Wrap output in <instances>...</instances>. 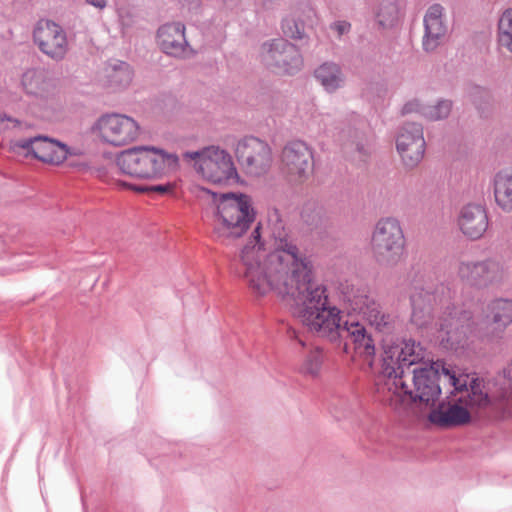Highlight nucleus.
Returning a JSON list of instances; mask_svg holds the SVG:
<instances>
[{"label":"nucleus","instance_id":"1","mask_svg":"<svg viewBox=\"0 0 512 512\" xmlns=\"http://www.w3.org/2000/svg\"><path fill=\"white\" fill-rule=\"evenodd\" d=\"M274 250L265 253L258 224L231 265L259 296L275 292L311 333L320 332V284L310 257L300 253L285 231L273 234Z\"/></svg>","mask_w":512,"mask_h":512},{"label":"nucleus","instance_id":"2","mask_svg":"<svg viewBox=\"0 0 512 512\" xmlns=\"http://www.w3.org/2000/svg\"><path fill=\"white\" fill-rule=\"evenodd\" d=\"M404 376H376L375 393L379 401L397 408L405 402H419L426 407H434L441 395L440 375L434 366L415 368L413 370V387L408 388Z\"/></svg>","mask_w":512,"mask_h":512},{"label":"nucleus","instance_id":"3","mask_svg":"<svg viewBox=\"0 0 512 512\" xmlns=\"http://www.w3.org/2000/svg\"><path fill=\"white\" fill-rule=\"evenodd\" d=\"M443 373L449 377L450 384L457 392L465 393L458 398V403L441 402L437 408H433L428 419L432 424L442 428L456 427L467 424L470 421V412L468 407L477 408L479 410H488L489 412H497L504 409V400H493L486 392L481 389V383L478 379H472L467 388L466 380L450 374V371L443 367Z\"/></svg>","mask_w":512,"mask_h":512},{"label":"nucleus","instance_id":"4","mask_svg":"<svg viewBox=\"0 0 512 512\" xmlns=\"http://www.w3.org/2000/svg\"><path fill=\"white\" fill-rule=\"evenodd\" d=\"M325 291V287L322 286V338H327L331 342L349 339L353 345L354 359L363 362V369H372L375 358L373 339L359 322L343 321L341 310L330 304Z\"/></svg>","mask_w":512,"mask_h":512},{"label":"nucleus","instance_id":"5","mask_svg":"<svg viewBox=\"0 0 512 512\" xmlns=\"http://www.w3.org/2000/svg\"><path fill=\"white\" fill-rule=\"evenodd\" d=\"M211 194L217 203L213 237L221 243L241 237L255 221L251 197L243 193Z\"/></svg>","mask_w":512,"mask_h":512},{"label":"nucleus","instance_id":"6","mask_svg":"<svg viewBox=\"0 0 512 512\" xmlns=\"http://www.w3.org/2000/svg\"><path fill=\"white\" fill-rule=\"evenodd\" d=\"M124 173L139 179H154L175 171L179 158L175 153L150 146H138L122 151L116 160Z\"/></svg>","mask_w":512,"mask_h":512},{"label":"nucleus","instance_id":"7","mask_svg":"<svg viewBox=\"0 0 512 512\" xmlns=\"http://www.w3.org/2000/svg\"><path fill=\"white\" fill-rule=\"evenodd\" d=\"M508 274V265L499 256L461 259L456 266V275L460 282L474 290L499 287L507 280Z\"/></svg>","mask_w":512,"mask_h":512},{"label":"nucleus","instance_id":"8","mask_svg":"<svg viewBox=\"0 0 512 512\" xmlns=\"http://www.w3.org/2000/svg\"><path fill=\"white\" fill-rule=\"evenodd\" d=\"M405 236L398 219L380 218L372 231L370 248L375 262L385 268L396 266L405 251Z\"/></svg>","mask_w":512,"mask_h":512},{"label":"nucleus","instance_id":"9","mask_svg":"<svg viewBox=\"0 0 512 512\" xmlns=\"http://www.w3.org/2000/svg\"><path fill=\"white\" fill-rule=\"evenodd\" d=\"M338 290L349 307L361 314L375 329L381 332L391 329L393 317L383 311L374 293L366 284L345 281L339 283Z\"/></svg>","mask_w":512,"mask_h":512},{"label":"nucleus","instance_id":"10","mask_svg":"<svg viewBox=\"0 0 512 512\" xmlns=\"http://www.w3.org/2000/svg\"><path fill=\"white\" fill-rule=\"evenodd\" d=\"M183 156L193 160L197 172L212 183H226L236 175L230 154L219 147L209 146L198 151L185 152Z\"/></svg>","mask_w":512,"mask_h":512},{"label":"nucleus","instance_id":"11","mask_svg":"<svg viewBox=\"0 0 512 512\" xmlns=\"http://www.w3.org/2000/svg\"><path fill=\"white\" fill-rule=\"evenodd\" d=\"M93 132L103 143L113 147H122L138 139L140 126L135 119L128 115L108 113L96 121Z\"/></svg>","mask_w":512,"mask_h":512},{"label":"nucleus","instance_id":"12","mask_svg":"<svg viewBox=\"0 0 512 512\" xmlns=\"http://www.w3.org/2000/svg\"><path fill=\"white\" fill-rule=\"evenodd\" d=\"M472 314L456 306H447L439 318L438 339L443 348L457 350L466 343L471 331Z\"/></svg>","mask_w":512,"mask_h":512},{"label":"nucleus","instance_id":"13","mask_svg":"<svg viewBox=\"0 0 512 512\" xmlns=\"http://www.w3.org/2000/svg\"><path fill=\"white\" fill-rule=\"evenodd\" d=\"M382 370L376 376H404V369L419 363L425 357V350L414 340H403L399 344L384 345Z\"/></svg>","mask_w":512,"mask_h":512},{"label":"nucleus","instance_id":"14","mask_svg":"<svg viewBox=\"0 0 512 512\" xmlns=\"http://www.w3.org/2000/svg\"><path fill=\"white\" fill-rule=\"evenodd\" d=\"M263 62L274 72L294 75L303 66V59L295 45L283 38L264 42L261 47Z\"/></svg>","mask_w":512,"mask_h":512},{"label":"nucleus","instance_id":"15","mask_svg":"<svg viewBox=\"0 0 512 512\" xmlns=\"http://www.w3.org/2000/svg\"><path fill=\"white\" fill-rule=\"evenodd\" d=\"M313 166L312 150L304 141H290L283 147L281 170L289 182H304L312 173Z\"/></svg>","mask_w":512,"mask_h":512},{"label":"nucleus","instance_id":"16","mask_svg":"<svg viewBox=\"0 0 512 512\" xmlns=\"http://www.w3.org/2000/svg\"><path fill=\"white\" fill-rule=\"evenodd\" d=\"M235 153L240 164L252 176H260L270 168L271 149L266 142L256 137H245L240 140Z\"/></svg>","mask_w":512,"mask_h":512},{"label":"nucleus","instance_id":"17","mask_svg":"<svg viewBox=\"0 0 512 512\" xmlns=\"http://www.w3.org/2000/svg\"><path fill=\"white\" fill-rule=\"evenodd\" d=\"M33 38L40 51L53 60H62L68 51L66 32L53 21L39 20L33 31Z\"/></svg>","mask_w":512,"mask_h":512},{"label":"nucleus","instance_id":"18","mask_svg":"<svg viewBox=\"0 0 512 512\" xmlns=\"http://www.w3.org/2000/svg\"><path fill=\"white\" fill-rule=\"evenodd\" d=\"M396 148L407 168H414L422 161L426 143L423 128L417 123H406L398 132Z\"/></svg>","mask_w":512,"mask_h":512},{"label":"nucleus","instance_id":"19","mask_svg":"<svg viewBox=\"0 0 512 512\" xmlns=\"http://www.w3.org/2000/svg\"><path fill=\"white\" fill-rule=\"evenodd\" d=\"M512 324V300L498 298L490 301L484 311L480 336L487 340H500Z\"/></svg>","mask_w":512,"mask_h":512},{"label":"nucleus","instance_id":"20","mask_svg":"<svg viewBox=\"0 0 512 512\" xmlns=\"http://www.w3.org/2000/svg\"><path fill=\"white\" fill-rule=\"evenodd\" d=\"M17 146L32 154L36 159L50 164L62 163L68 155L67 146L46 136L21 139Z\"/></svg>","mask_w":512,"mask_h":512},{"label":"nucleus","instance_id":"21","mask_svg":"<svg viewBox=\"0 0 512 512\" xmlns=\"http://www.w3.org/2000/svg\"><path fill=\"white\" fill-rule=\"evenodd\" d=\"M457 224L462 234L469 240L481 239L489 226L485 206L478 203L464 205L459 212Z\"/></svg>","mask_w":512,"mask_h":512},{"label":"nucleus","instance_id":"22","mask_svg":"<svg viewBox=\"0 0 512 512\" xmlns=\"http://www.w3.org/2000/svg\"><path fill=\"white\" fill-rule=\"evenodd\" d=\"M423 24L422 47L426 52H433L444 43L448 31L443 6L431 5L424 15Z\"/></svg>","mask_w":512,"mask_h":512},{"label":"nucleus","instance_id":"23","mask_svg":"<svg viewBox=\"0 0 512 512\" xmlns=\"http://www.w3.org/2000/svg\"><path fill=\"white\" fill-rule=\"evenodd\" d=\"M443 290L444 287L440 286ZM439 287L432 290L431 286L426 288L415 284L410 295L412 313L411 321L418 327H426L432 320L434 304L437 301L436 294Z\"/></svg>","mask_w":512,"mask_h":512},{"label":"nucleus","instance_id":"24","mask_svg":"<svg viewBox=\"0 0 512 512\" xmlns=\"http://www.w3.org/2000/svg\"><path fill=\"white\" fill-rule=\"evenodd\" d=\"M158 43L164 53L174 57H185L189 45L185 37V26L180 22L161 26L157 33Z\"/></svg>","mask_w":512,"mask_h":512},{"label":"nucleus","instance_id":"25","mask_svg":"<svg viewBox=\"0 0 512 512\" xmlns=\"http://www.w3.org/2000/svg\"><path fill=\"white\" fill-rule=\"evenodd\" d=\"M452 109L450 100H439L435 105H424L414 99L407 102L402 108V114L419 113L430 121H438L449 116Z\"/></svg>","mask_w":512,"mask_h":512},{"label":"nucleus","instance_id":"26","mask_svg":"<svg viewBox=\"0 0 512 512\" xmlns=\"http://www.w3.org/2000/svg\"><path fill=\"white\" fill-rule=\"evenodd\" d=\"M347 157L356 163H365L373 151V139L365 133L354 131L351 139L343 145Z\"/></svg>","mask_w":512,"mask_h":512},{"label":"nucleus","instance_id":"27","mask_svg":"<svg viewBox=\"0 0 512 512\" xmlns=\"http://www.w3.org/2000/svg\"><path fill=\"white\" fill-rule=\"evenodd\" d=\"M493 192L497 206L504 212H512V170L495 174Z\"/></svg>","mask_w":512,"mask_h":512},{"label":"nucleus","instance_id":"28","mask_svg":"<svg viewBox=\"0 0 512 512\" xmlns=\"http://www.w3.org/2000/svg\"><path fill=\"white\" fill-rule=\"evenodd\" d=\"M21 84L28 95L43 97L48 88V82L43 70L29 69L22 75Z\"/></svg>","mask_w":512,"mask_h":512},{"label":"nucleus","instance_id":"29","mask_svg":"<svg viewBox=\"0 0 512 512\" xmlns=\"http://www.w3.org/2000/svg\"><path fill=\"white\" fill-rule=\"evenodd\" d=\"M497 44L512 54V8L500 14L497 24Z\"/></svg>","mask_w":512,"mask_h":512},{"label":"nucleus","instance_id":"30","mask_svg":"<svg viewBox=\"0 0 512 512\" xmlns=\"http://www.w3.org/2000/svg\"><path fill=\"white\" fill-rule=\"evenodd\" d=\"M344 83V75L339 65L335 63L322 64V87L327 92H333Z\"/></svg>","mask_w":512,"mask_h":512},{"label":"nucleus","instance_id":"31","mask_svg":"<svg viewBox=\"0 0 512 512\" xmlns=\"http://www.w3.org/2000/svg\"><path fill=\"white\" fill-rule=\"evenodd\" d=\"M111 70L108 71V78L111 85L124 88L127 87L132 81L133 73L128 63L123 61H116L110 65Z\"/></svg>","mask_w":512,"mask_h":512},{"label":"nucleus","instance_id":"32","mask_svg":"<svg viewBox=\"0 0 512 512\" xmlns=\"http://www.w3.org/2000/svg\"><path fill=\"white\" fill-rule=\"evenodd\" d=\"M398 19V5L393 0H381L376 11V20L384 28L392 27Z\"/></svg>","mask_w":512,"mask_h":512},{"label":"nucleus","instance_id":"33","mask_svg":"<svg viewBox=\"0 0 512 512\" xmlns=\"http://www.w3.org/2000/svg\"><path fill=\"white\" fill-rule=\"evenodd\" d=\"M308 27L303 20L295 16L286 17L282 21V31L286 37L294 40H304L307 37Z\"/></svg>","mask_w":512,"mask_h":512},{"label":"nucleus","instance_id":"34","mask_svg":"<svg viewBox=\"0 0 512 512\" xmlns=\"http://www.w3.org/2000/svg\"><path fill=\"white\" fill-rule=\"evenodd\" d=\"M320 347L317 344L313 345L311 350L304 358L300 367V372L310 378H318L320 373Z\"/></svg>","mask_w":512,"mask_h":512},{"label":"nucleus","instance_id":"35","mask_svg":"<svg viewBox=\"0 0 512 512\" xmlns=\"http://www.w3.org/2000/svg\"><path fill=\"white\" fill-rule=\"evenodd\" d=\"M122 185L129 189H132V190H135V191L141 192V193L156 192V193L163 194V195L171 193L174 189V186L170 183L145 186V185H133V184H129L126 182H122Z\"/></svg>","mask_w":512,"mask_h":512},{"label":"nucleus","instance_id":"36","mask_svg":"<svg viewBox=\"0 0 512 512\" xmlns=\"http://www.w3.org/2000/svg\"><path fill=\"white\" fill-rule=\"evenodd\" d=\"M330 29L340 38L350 32L351 24L347 21L339 20L332 23Z\"/></svg>","mask_w":512,"mask_h":512},{"label":"nucleus","instance_id":"37","mask_svg":"<svg viewBox=\"0 0 512 512\" xmlns=\"http://www.w3.org/2000/svg\"><path fill=\"white\" fill-rule=\"evenodd\" d=\"M85 2L98 10H104L108 5L109 0H85Z\"/></svg>","mask_w":512,"mask_h":512},{"label":"nucleus","instance_id":"38","mask_svg":"<svg viewBox=\"0 0 512 512\" xmlns=\"http://www.w3.org/2000/svg\"><path fill=\"white\" fill-rule=\"evenodd\" d=\"M183 6H187L188 10H197L200 7V0H180Z\"/></svg>","mask_w":512,"mask_h":512},{"label":"nucleus","instance_id":"39","mask_svg":"<svg viewBox=\"0 0 512 512\" xmlns=\"http://www.w3.org/2000/svg\"><path fill=\"white\" fill-rule=\"evenodd\" d=\"M4 121L13 122L15 125L19 124V121H18V120L13 119L12 117L8 116V115H7V114H5V113H0V125H1Z\"/></svg>","mask_w":512,"mask_h":512},{"label":"nucleus","instance_id":"40","mask_svg":"<svg viewBox=\"0 0 512 512\" xmlns=\"http://www.w3.org/2000/svg\"><path fill=\"white\" fill-rule=\"evenodd\" d=\"M504 377L508 380V382L512 383V363L508 365L507 368L504 369Z\"/></svg>","mask_w":512,"mask_h":512},{"label":"nucleus","instance_id":"41","mask_svg":"<svg viewBox=\"0 0 512 512\" xmlns=\"http://www.w3.org/2000/svg\"><path fill=\"white\" fill-rule=\"evenodd\" d=\"M474 91L477 94H486V91L484 89L480 88V87H475Z\"/></svg>","mask_w":512,"mask_h":512},{"label":"nucleus","instance_id":"42","mask_svg":"<svg viewBox=\"0 0 512 512\" xmlns=\"http://www.w3.org/2000/svg\"><path fill=\"white\" fill-rule=\"evenodd\" d=\"M298 341H299V343H300L303 347H306V342H305V341H303L302 339H299Z\"/></svg>","mask_w":512,"mask_h":512},{"label":"nucleus","instance_id":"43","mask_svg":"<svg viewBox=\"0 0 512 512\" xmlns=\"http://www.w3.org/2000/svg\"><path fill=\"white\" fill-rule=\"evenodd\" d=\"M302 218H304V219L306 218V209H304L302 212Z\"/></svg>","mask_w":512,"mask_h":512},{"label":"nucleus","instance_id":"44","mask_svg":"<svg viewBox=\"0 0 512 512\" xmlns=\"http://www.w3.org/2000/svg\"><path fill=\"white\" fill-rule=\"evenodd\" d=\"M348 346H349V343H348V342H345L344 347H345V351H346V352L348 351Z\"/></svg>","mask_w":512,"mask_h":512},{"label":"nucleus","instance_id":"45","mask_svg":"<svg viewBox=\"0 0 512 512\" xmlns=\"http://www.w3.org/2000/svg\"><path fill=\"white\" fill-rule=\"evenodd\" d=\"M314 76H315L316 78H319V76H318V70H315V71H314Z\"/></svg>","mask_w":512,"mask_h":512},{"label":"nucleus","instance_id":"46","mask_svg":"<svg viewBox=\"0 0 512 512\" xmlns=\"http://www.w3.org/2000/svg\"><path fill=\"white\" fill-rule=\"evenodd\" d=\"M202 191L205 192V193H208V194L211 193L210 190H208V189H203Z\"/></svg>","mask_w":512,"mask_h":512},{"label":"nucleus","instance_id":"47","mask_svg":"<svg viewBox=\"0 0 512 512\" xmlns=\"http://www.w3.org/2000/svg\"><path fill=\"white\" fill-rule=\"evenodd\" d=\"M292 333H293V337L297 338L296 331H295V330H293V331H292Z\"/></svg>","mask_w":512,"mask_h":512}]
</instances>
